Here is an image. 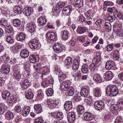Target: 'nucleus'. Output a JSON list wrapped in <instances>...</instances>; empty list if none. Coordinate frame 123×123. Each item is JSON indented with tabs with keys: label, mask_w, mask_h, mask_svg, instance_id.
Returning <instances> with one entry per match:
<instances>
[{
	"label": "nucleus",
	"mask_w": 123,
	"mask_h": 123,
	"mask_svg": "<svg viewBox=\"0 0 123 123\" xmlns=\"http://www.w3.org/2000/svg\"><path fill=\"white\" fill-rule=\"evenodd\" d=\"M75 7H81L83 6V0H77L76 3L74 5Z\"/></svg>",
	"instance_id": "obj_39"
},
{
	"label": "nucleus",
	"mask_w": 123,
	"mask_h": 123,
	"mask_svg": "<svg viewBox=\"0 0 123 123\" xmlns=\"http://www.w3.org/2000/svg\"><path fill=\"white\" fill-rule=\"evenodd\" d=\"M94 105L95 109L99 111L103 109L105 106L104 103L101 100L94 102Z\"/></svg>",
	"instance_id": "obj_6"
},
{
	"label": "nucleus",
	"mask_w": 123,
	"mask_h": 123,
	"mask_svg": "<svg viewBox=\"0 0 123 123\" xmlns=\"http://www.w3.org/2000/svg\"><path fill=\"white\" fill-rule=\"evenodd\" d=\"M42 90H40L37 91V98L38 99L42 100L44 98V94Z\"/></svg>",
	"instance_id": "obj_35"
},
{
	"label": "nucleus",
	"mask_w": 123,
	"mask_h": 123,
	"mask_svg": "<svg viewBox=\"0 0 123 123\" xmlns=\"http://www.w3.org/2000/svg\"><path fill=\"white\" fill-rule=\"evenodd\" d=\"M114 65V63L112 61H108L106 63L105 68L107 70H110Z\"/></svg>",
	"instance_id": "obj_25"
},
{
	"label": "nucleus",
	"mask_w": 123,
	"mask_h": 123,
	"mask_svg": "<svg viewBox=\"0 0 123 123\" xmlns=\"http://www.w3.org/2000/svg\"><path fill=\"white\" fill-rule=\"evenodd\" d=\"M101 92L99 88H96L94 89V94L96 97H99L101 96Z\"/></svg>",
	"instance_id": "obj_47"
},
{
	"label": "nucleus",
	"mask_w": 123,
	"mask_h": 123,
	"mask_svg": "<svg viewBox=\"0 0 123 123\" xmlns=\"http://www.w3.org/2000/svg\"><path fill=\"white\" fill-rule=\"evenodd\" d=\"M77 109L78 113L79 114H82L84 112V107L81 105H79L77 106Z\"/></svg>",
	"instance_id": "obj_38"
},
{
	"label": "nucleus",
	"mask_w": 123,
	"mask_h": 123,
	"mask_svg": "<svg viewBox=\"0 0 123 123\" xmlns=\"http://www.w3.org/2000/svg\"><path fill=\"white\" fill-rule=\"evenodd\" d=\"M12 69L13 73H20L21 68L18 66H13Z\"/></svg>",
	"instance_id": "obj_43"
},
{
	"label": "nucleus",
	"mask_w": 123,
	"mask_h": 123,
	"mask_svg": "<svg viewBox=\"0 0 123 123\" xmlns=\"http://www.w3.org/2000/svg\"><path fill=\"white\" fill-rule=\"evenodd\" d=\"M29 59L30 62L33 63L38 62L39 60V57L37 55H30Z\"/></svg>",
	"instance_id": "obj_22"
},
{
	"label": "nucleus",
	"mask_w": 123,
	"mask_h": 123,
	"mask_svg": "<svg viewBox=\"0 0 123 123\" xmlns=\"http://www.w3.org/2000/svg\"><path fill=\"white\" fill-rule=\"evenodd\" d=\"M123 120L122 117L119 116L116 118L114 123H123Z\"/></svg>",
	"instance_id": "obj_56"
},
{
	"label": "nucleus",
	"mask_w": 123,
	"mask_h": 123,
	"mask_svg": "<svg viewBox=\"0 0 123 123\" xmlns=\"http://www.w3.org/2000/svg\"><path fill=\"white\" fill-rule=\"evenodd\" d=\"M29 44L30 47L31 49H36L38 46V41L36 39H33L31 41L29 42Z\"/></svg>",
	"instance_id": "obj_8"
},
{
	"label": "nucleus",
	"mask_w": 123,
	"mask_h": 123,
	"mask_svg": "<svg viewBox=\"0 0 123 123\" xmlns=\"http://www.w3.org/2000/svg\"><path fill=\"white\" fill-rule=\"evenodd\" d=\"M66 90L67 91V92L69 96H72L74 93V89L71 86L69 87Z\"/></svg>",
	"instance_id": "obj_41"
},
{
	"label": "nucleus",
	"mask_w": 123,
	"mask_h": 123,
	"mask_svg": "<svg viewBox=\"0 0 123 123\" xmlns=\"http://www.w3.org/2000/svg\"><path fill=\"white\" fill-rule=\"evenodd\" d=\"M37 22L41 26L44 25L47 22L45 18L43 17H41L38 18L37 19Z\"/></svg>",
	"instance_id": "obj_28"
},
{
	"label": "nucleus",
	"mask_w": 123,
	"mask_h": 123,
	"mask_svg": "<svg viewBox=\"0 0 123 123\" xmlns=\"http://www.w3.org/2000/svg\"><path fill=\"white\" fill-rule=\"evenodd\" d=\"M76 31L77 34H82L86 31V28L85 27H79L78 28Z\"/></svg>",
	"instance_id": "obj_31"
},
{
	"label": "nucleus",
	"mask_w": 123,
	"mask_h": 123,
	"mask_svg": "<svg viewBox=\"0 0 123 123\" xmlns=\"http://www.w3.org/2000/svg\"><path fill=\"white\" fill-rule=\"evenodd\" d=\"M73 62L72 58L69 56L67 57L65 59L64 62L65 66H66L67 68L69 67L72 64Z\"/></svg>",
	"instance_id": "obj_16"
},
{
	"label": "nucleus",
	"mask_w": 123,
	"mask_h": 123,
	"mask_svg": "<svg viewBox=\"0 0 123 123\" xmlns=\"http://www.w3.org/2000/svg\"><path fill=\"white\" fill-rule=\"evenodd\" d=\"M30 111V107L28 106H25L21 111V114L24 117L27 116L29 114Z\"/></svg>",
	"instance_id": "obj_14"
},
{
	"label": "nucleus",
	"mask_w": 123,
	"mask_h": 123,
	"mask_svg": "<svg viewBox=\"0 0 123 123\" xmlns=\"http://www.w3.org/2000/svg\"><path fill=\"white\" fill-rule=\"evenodd\" d=\"M23 14L26 16H29L31 13V9L28 7H25L23 10Z\"/></svg>",
	"instance_id": "obj_23"
},
{
	"label": "nucleus",
	"mask_w": 123,
	"mask_h": 123,
	"mask_svg": "<svg viewBox=\"0 0 123 123\" xmlns=\"http://www.w3.org/2000/svg\"><path fill=\"white\" fill-rule=\"evenodd\" d=\"M46 94L48 96H52L54 93V91L53 89L50 88L48 89V90L46 91Z\"/></svg>",
	"instance_id": "obj_55"
},
{
	"label": "nucleus",
	"mask_w": 123,
	"mask_h": 123,
	"mask_svg": "<svg viewBox=\"0 0 123 123\" xmlns=\"http://www.w3.org/2000/svg\"><path fill=\"white\" fill-rule=\"evenodd\" d=\"M113 77L112 73L110 71L107 72L103 76L104 78L107 80H111Z\"/></svg>",
	"instance_id": "obj_15"
},
{
	"label": "nucleus",
	"mask_w": 123,
	"mask_h": 123,
	"mask_svg": "<svg viewBox=\"0 0 123 123\" xmlns=\"http://www.w3.org/2000/svg\"><path fill=\"white\" fill-rule=\"evenodd\" d=\"M10 66L6 63H4L1 66V69L3 71L4 74H7L9 73L10 71Z\"/></svg>",
	"instance_id": "obj_7"
},
{
	"label": "nucleus",
	"mask_w": 123,
	"mask_h": 123,
	"mask_svg": "<svg viewBox=\"0 0 123 123\" xmlns=\"http://www.w3.org/2000/svg\"><path fill=\"white\" fill-rule=\"evenodd\" d=\"M13 9L15 12L18 14H21L23 9L18 6H15L13 7Z\"/></svg>",
	"instance_id": "obj_30"
},
{
	"label": "nucleus",
	"mask_w": 123,
	"mask_h": 123,
	"mask_svg": "<svg viewBox=\"0 0 123 123\" xmlns=\"http://www.w3.org/2000/svg\"><path fill=\"white\" fill-rule=\"evenodd\" d=\"M43 79L42 85L44 88H45L49 86H51L54 83V80L52 78L49 80H46L45 78Z\"/></svg>",
	"instance_id": "obj_5"
},
{
	"label": "nucleus",
	"mask_w": 123,
	"mask_h": 123,
	"mask_svg": "<svg viewBox=\"0 0 123 123\" xmlns=\"http://www.w3.org/2000/svg\"><path fill=\"white\" fill-rule=\"evenodd\" d=\"M34 108L35 112L37 114L41 113L42 111V107L40 104L35 105Z\"/></svg>",
	"instance_id": "obj_21"
},
{
	"label": "nucleus",
	"mask_w": 123,
	"mask_h": 123,
	"mask_svg": "<svg viewBox=\"0 0 123 123\" xmlns=\"http://www.w3.org/2000/svg\"><path fill=\"white\" fill-rule=\"evenodd\" d=\"M63 117V113L61 112H57L56 114V118L58 120L62 119Z\"/></svg>",
	"instance_id": "obj_60"
},
{
	"label": "nucleus",
	"mask_w": 123,
	"mask_h": 123,
	"mask_svg": "<svg viewBox=\"0 0 123 123\" xmlns=\"http://www.w3.org/2000/svg\"><path fill=\"white\" fill-rule=\"evenodd\" d=\"M119 54V51L117 50H115L113 54V58L115 60H117L119 59L118 55Z\"/></svg>",
	"instance_id": "obj_50"
},
{
	"label": "nucleus",
	"mask_w": 123,
	"mask_h": 123,
	"mask_svg": "<svg viewBox=\"0 0 123 123\" xmlns=\"http://www.w3.org/2000/svg\"><path fill=\"white\" fill-rule=\"evenodd\" d=\"M7 21L4 18H2L0 20V25H2L4 26H5L7 25Z\"/></svg>",
	"instance_id": "obj_57"
},
{
	"label": "nucleus",
	"mask_w": 123,
	"mask_h": 123,
	"mask_svg": "<svg viewBox=\"0 0 123 123\" xmlns=\"http://www.w3.org/2000/svg\"><path fill=\"white\" fill-rule=\"evenodd\" d=\"M117 35L123 38V30L120 29L117 30L116 31Z\"/></svg>",
	"instance_id": "obj_54"
},
{
	"label": "nucleus",
	"mask_w": 123,
	"mask_h": 123,
	"mask_svg": "<svg viewBox=\"0 0 123 123\" xmlns=\"http://www.w3.org/2000/svg\"><path fill=\"white\" fill-rule=\"evenodd\" d=\"M123 92L120 89H118L117 87L115 85L108 86L106 90L107 96H110L111 94L113 96L117 95L118 94H121Z\"/></svg>",
	"instance_id": "obj_1"
},
{
	"label": "nucleus",
	"mask_w": 123,
	"mask_h": 123,
	"mask_svg": "<svg viewBox=\"0 0 123 123\" xmlns=\"http://www.w3.org/2000/svg\"><path fill=\"white\" fill-rule=\"evenodd\" d=\"M73 9L71 6H65L63 9V12L67 16H69L72 10Z\"/></svg>",
	"instance_id": "obj_12"
},
{
	"label": "nucleus",
	"mask_w": 123,
	"mask_h": 123,
	"mask_svg": "<svg viewBox=\"0 0 123 123\" xmlns=\"http://www.w3.org/2000/svg\"><path fill=\"white\" fill-rule=\"evenodd\" d=\"M101 76L98 74H95L93 76L94 80L97 82L100 83L102 81Z\"/></svg>",
	"instance_id": "obj_40"
},
{
	"label": "nucleus",
	"mask_w": 123,
	"mask_h": 123,
	"mask_svg": "<svg viewBox=\"0 0 123 123\" xmlns=\"http://www.w3.org/2000/svg\"><path fill=\"white\" fill-rule=\"evenodd\" d=\"M5 116L6 118L8 120H10L11 119H12L14 117L13 113L11 112H6Z\"/></svg>",
	"instance_id": "obj_42"
},
{
	"label": "nucleus",
	"mask_w": 123,
	"mask_h": 123,
	"mask_svg": "<svg viewBox=\"0 0 123 123\" xmlns=\"http://www.w3.org/2000/svg\"><path fill=\"white\" fill-rule=\"evenodd\" d=\"M21 21L18 18L15 19L13 21V25L16 27L19 26L21 24Z\"/></svg>",
	"instance_id": "obj_37"
},
{
	"label": "nucleus",
	"mask_w": 123,
	"mask_h": 123,
	"mask_svg": "<svg viewBox=\"0 0 123 123\" xmlns=\"http://www.w3.org/2000/svg\"><path fill=\"white\" fill-rule=\"evenodd\" d=\"M81 70L82 73L84 74H87L89 72L88 67L86 65L82 66Z\"/></svg>",
	"instance_id": "obj_44"
},
{
	"label": "nucleus",
	"mask_w": 123,
	"mask_h": 123,
	"mask_svg": "<svg viewBox=\"0 0 123 123\" xmlns=\"http://www.w3.org/2000/svg\"><path fill=\"white\" fill-rule=\"evenodd\" d=\"M79 67L78 61L77 59H75L73 65L72 69L73 70H77Z\"/></svg>",
	"instance_id": "obj_36"
},
{
	"label": "nucleus",
	"mask_w": 123,
	"mask_h": 123,
	"mask_svg": "<svg viewBox=\"0 0 123 123\" xmlns=\"http://www.w3.org/2000/svg\"><path fill=\"white\" fill-rule=\"evenodd\" d=\"M83 116L85 120L88 121L92 120L93 118V116L91 113L86 112L83 114Z\"/></svg>",
	"instance_id": "obj_13"
},
{
	"label": "nucleus",
	"mask_w": 123,
	"mask_h": 123,
	"mask_svg": "<svg viewBox=\"0 0 123 123\" xmlns=\"http://www.w3.org/2000/svg\"><path fill=\"white\" fill-rule=\"evenodd\" d=\"M66 78V74L63 73L62 72H59L58 78L60 82H62Z\"/></svg>",
	"instance_id": "obj_32"
},
{
	"label": "nucleus",
	"mask_w": 123,
	"mask_h": 123,
	"mask_svg": "<svg viewBox=\"0 0 123 123\" xmlns=\"http://www.w3.org/2000/svg\"><path fill=\"white\" fill-rule=\"evenodd\" d=\"M69 36V33L67 31H64L63 32L62 38L64 40H67Z\"/></svg>",
	"instance_id": "obj_51"
},
{
	"label": "nucleus",
	"mask_w": 123,
	"mask_h": 123,
	"mask_svg": "<svg viewBox=\"0 0 123 123\" xmlns=\"http://www.w3.org/2000/svg\"><path fill=\"white\" fill-rule=\"evenodd\" d=\"M104 27L108 30H110L111 29V25L109 22H105L104 24Z\"/></svg>",
	"instance_id": "obj_61"
},
{
	"label": "nucleus",
	"mask_w": 123,
	"mask_h": 123,
	"mask_svg": "<svg viewBox=\"0 0 123 123\" xmlns=\"http://www.w3.org/2000/svg\"><path fill=\"white\" fill-rule=\"evenodd\" d=\"M30 91L27 92L25 94V97L28 99H31L33 97V94L32 92H30Z\"/></svg>",
	"instance_id": "obj_52"
},
{
	"label": "nucleus",
	"mask_w": 123,
	"mask_h": 123,
	"mask_svg": "<svg viewBox=\"0 0 123 123\" xmlns=\"http://www.w3.org/2000/svg\"><path fill=\"white\" fill-rule=\"evenodd\" d=\"M70 86L66 81L62 82L61 84L60 87L63 90H66Z\"/></svg>",
	"instance_id": "obj_27"
},
{
	"label": "nucleus",
	"mask_w": 123,
	"mask_h": 123,
	"mask_svg": "<svg viewBox=\"0 0 123 123\" xmlns=\"http://www.w3.org/2000/svg\"><path fill=\"white\" fill-rule=\"evenodd\" d=\"M34 123H43V120L42 117H36L34 120Z\"/></svg>",
	"instance_id": "obj_53"
},
{
	"label": "nucleus",
	"mask_w": 123,
	"mask_h": 123,
	"mask_svg": "<svg viewBox=\"0 0 123 123\" xmlns=\"http://www.w3.org/2000/svg\"><path fill=\"white\" fill-rule=\"evenodd\" d=\"M65 5V3L64 2H60L57 3L56 6L58 8H62Z\"/></svg>",
	"instance_id": "obj_64"
},
{
	"label": "nucleus",
	"mask_w": 123,
	"mask_h": 123,
	"mask_svg": "<svg viewBox=\"0 0 123 123\" xmlns=\"http://www.w3.org/2000/svg\"><path fill=\"white\" fill-rule=\"evenodd\" d=\"M6 30L8 32H13V30L11 25H9L8 26H6Z\"/></svg>",
	"instance_id": "obj_63"
},
{
	"label": "nucleus",
	"mask_w": 123,
	"mask_h": 123,
	"mask_svg": "<svg viewBox=\"0 0 123 123\" xmlns=\"http://www.w3.org/2000/svg\"><path fill=\"white\" fill-rule=\"evenodd\" d=\"M29 54L27 49H25L21 51L20 55L22 57L25 58L29 56Z\"/></svg>",
	"instance_id": "obj_18"
},
{
	"label": "nucleus",
	"mask_w": 123,
	"mask_h": 123,
	"mask_svg": "<svg viewBox=\"0 0 123 123\" xmlns=\"http://www.w3.org/2000/svg\"><path fill=\"white\" fill-rule=\"evenodd\" d=\"M22 110L21 107L19 105H17L15 106L14 109V111L15 112L19 113Z\"/></svg>",
	"instance_id": "obj_62"
},
{
	"label": "nucleus",
	"mask_w": 123,
	"mask_h": 123,
	"mask_svg": "<svg viewBox=\"0 0 123 123\" xmlns=\"http://www.w3.org/2000/svg\"><path fill=\"white\" fill-rule=\"evenodd\" d=\"M114 48L113 44H108L107 45L106 48L107 51H112Z\"/></svg>",
	"instance_id": "obj_58"
},
{
	"label": "nucleus",
	"mask_w": 123,
	"mask_h": 123,
	"mask_svg": "<svg viewBox=\"0 0 123 123\" xmlns=\"http://www.w3.org/2000/svg\"><path fill=\"white\" fill-rule=\"evenodd\" d=\"M46 38L51 41H56L57 39V34L53 32H49L46 35Z\"/></svg>",
	"instance_id": "obj_3"
},
{
	"label": "nucleus",
	"mask_w": 123,
	"mask_h": 123,
	"mask_svg": "<svg viewBox=\"0 0 123 123\" xmlns=\"http://www.w3.org/2000/svg\"><path fill=\"white\" fill-rule=\"evenodd\" d=\"M109 16L107 18L108 20L111 22H113L115 19V16L114 12L109 13Z\"/></svg>",
	"instance_id": "obj_33"
},
{
	"label": "nucleus",
	"mask_w": 123,
	"mask_h": 123,
	"mask_svg": "<svg viewBox=\"0 0 123 123\" xmlns=\"http://www.w3.org/2000/svg\"><path fill=\"white\" fill-rule=\"evenodd\" d=\"M30 84V83L28 79H25L22 84V87L23 89H26L28 88Z\"/></svg>",
	"instance_id": "obj_26"
},
{
	"label": "nucleus",
	"mask_w": 123,
	"mask_h": 123,
	"mask_svg": "<svg viewBox=\"0 0 123 123\" xmlns=\"http://www.w3.org/2000/svg\"><path fill=\"white\" fill-rule=\"evenodd\" d=\"M81 72L78 71L77 72L74 73L73 75L74 76V80L76 81H78L81 77Z\"/></svg>",
	"instance_id": "obj_45"
},
{
	"label": "nucleus",
	"mask_w": 123,
	"mask_h": 123,
	"mask_svg": "<svg viewBox=\"0 0 123 123\" xmlns=\"http://www.w3.org/2000/svg\"><path fill=\"white\" fill-rule=\"evenodd\" d=\"M89 91L86 88H82L80 94L83 97H86L88 95Z\"/></svg>",
	"instance_id": "obj_19"
},
{
	"label": "nucleus",
	"mask_w": 123,
	"mask_h": 123,
	"mask_svg": "<svg viewBox=\"0 0 123 123\" xmlns=\"http://www.w3.org/2000/svg\"><path fill=\"white\" fill-rule=\"evenodd\" d=\"M26 27L28 31L31 32L32 35L36 33L35 29L36 26L34 23H28Z\"/></svg>",
	"instance_id": "obj_4"
},
{
	"label": "nucleus",
	"mask_w": 123,
	"mask_h": 123,
	"mask_svg": "<svg viewBox=\"0 0 123 123\" xmlns=\"http://www.w3.org/2000/svg\"><path fill=\"white\" fill-rule=\"evenodd\" d=\"M75 114L72 112H69L67 115V118L68 121L70 123L73 122L76 118Z\"/></svg>",
	"instance_id": "obj_9"
},
{
	"label": "nucleus",
	"mask_w": 123,
	"mask_h": 123,
	"mask_svg": "<svg viewBox=\"0 0 123 123\" xmlns=\"http://www.w3.org/2000/svg\"><path fill=\"white\" fill-rule=\"evenodd\" d=\"M22 47V46L21 45L18 44V43H16L15 45L12 46V49H13V52L14 53H16L17 51V48L18 49H21Z\"/></svg>",
	"instance_id": "obj_29"
},
{
	"label": "nucleus",
	"mask_w": 123,
	"mask_h": 123,
	"mask_svg": "<svg viewBox=\"0 0 123 123\" xmlns=\"http://www.w3.org/2000/svg\"><path fill=\"white\" fill-rule=\"evenodd\" d=\"M102 21L103 20L102 19H99L97 20L96 22L94 24V25L97 28L100 27L101 25L102 24Z\"/></svg>",
	"instance_id": "obj_49"
},
{
	"label": "nucleus",
	"mask_w": 123,
	"mask_h": 123,
	"mask_svg": "<svg viewBox=\"0 0 123 123\" xmlns=\"http://www.w3.org/2000/svg\"><path fill=\"white\" fill-rule=\"evenodd\" d=\"M101 54L99 53H97L96 54V57L95 59V62L97 66L98 65L100 66L101 62Z\"/></svg>",
	"instance_id": "obj_17"
},
{
	"label": "nucleus",
	"mask_w": 123,
	"mask_h": 123,
	"mask_svg": "<svg viewBox=\"0 0 123 123\" xmlns=\"http://www.w3.org/2000/svg\"><path fill=\"white\" fill-rule=\"evenodd\" d=\"M97 66L95 62H93L89 66V68L91 71L92 72H96L99 69L101 66L99 65Z\"/></svg>",
	"instance_id": "obj_11"
},
{
	"label": "nucleus",
	"mask_w": 123,
	"mask_h": 123,
	"mask_svg": "<svg viewBox=\"0 0 123 123\" xmlns=\"http://www.w3.org/2000/svg\"><path fill=\"white\" fill-rule=\"evenodd\" d=\"M64 107L66 110L69 111L72 107V102L71 101H66L64 105Z\"/></svg>",
	"instance_id": "obj_20"
},
{
	"label": "nucleus",
	"mask_w": 123,
	"mask_h": 123,
	"mask_svg": "<svg viewBox=\"0 0 123 123\" xmlns=\"http://www.w3.org/2000/svg\"><path fill=\"white\" fill-rule=\"evenodd\" d=\"M53 49L55 52L59 53L62 50V45L58 43H55L53 45Z\"/></svg>",
	"instance_id": "obj_10"
},
{
	"label": "nucleus",
	"mask_w": 123,
	"mask_h": 123,
	"mask_svg": "<svg viewBox=\"0 0 123 123\" xmlns=\"http://www.w3.org/2000/svg\"><path fill=\"white\" fill-rule=\"evenodd\" d=\"M47 105L50 109H52L55 107L56 104L53 101H49L47 102Z\"/></svg>",
	"instance_id": "obj_46"
},
{
	"label": "nucleus",
	"mask_w": 123,
	"mask_h": 123,
	"mask_svg": "<svg viewBox=\"0 0 123 123\" xmlns=\"http://www.w3.org/2000/svg\"><path fill=\"white\" fill-rule=\"evenodd\" d=\"M10 96V92L7 91H4L2 94V97L4 99H7L9 98Z\"/></svg>",
	"instance_id": "obj_34"
},
{
	"label": "nucleus",
	"mask_w": 123,
	"mask_h": 123,
	"mask_svg": "<svg viewBox=\"0 0 123 123\" xmlns=\"http://www.w3.org/2000/svg\"><path fill=\"white\" fill-rule=\"evenodd\" d=\"M20 73H13V77L16 80H19L21 78V75Z\"/></svg>",
	"instance_id": "obj_48"
},
{
	"label": "nucleus",
	"mask_w": 123,
	"mask_h": 123,
	"mask_svg": "<svg viewBox=\"0 0 123 123\" xmlns=\"http://www.w3.org/2000/svg\"><path fill=\"white\" fill-rule=\"evenodd\" d=\"M25 33L21 32L17 35L16 39L18 41H22L25 39Z\"/></svg>",
	"instance_id": "obj_24"
},
{
	"label": "nucleus",
	"mask_w": 123,
	"mask_h": 123,
	"mask_svg": "<svg viewBox=\"0 0 123 123\" xmlns=\"http://www.w3.org/2000/svg\"><path fill=\"white\" fill-rule=\"evenodd\" d=\"M7 101L9 103H11L12 102H15L17 99L16 98L13 96H11L7 99Z\"/></svg>",
	"instance_id": "obj_59"
},
{
	"label": "nucleus",
	"mask_w": 123,
	"mask_h": 123,
	"mask_svg": "<svg viewBox=\"0 0 123 123\" xmlns=\"http://www.w3.org/2000/svg\"><path fill=\"white\" fill-rule=\"evenodd\" d=\"M40 65L37 64L36 65H33V67L37 71H39L41 70L42 71V75L41 76V78L43 79L44 76H45L49 72V68L47 67H43L40 68Z\"/></svg>",
	"instance_id": "obj_2"
}]
</instances>
